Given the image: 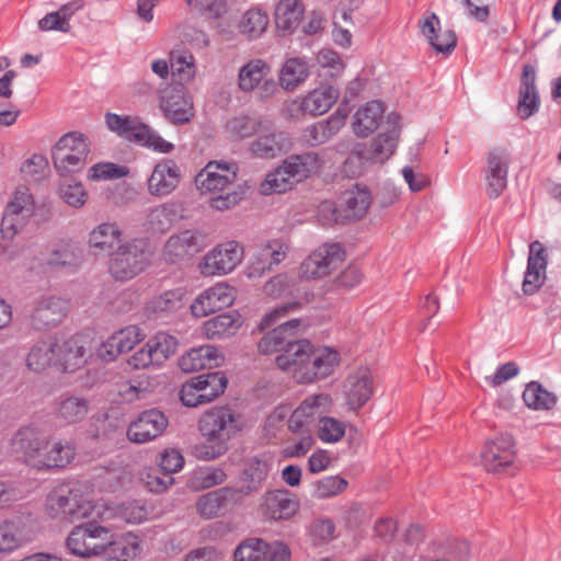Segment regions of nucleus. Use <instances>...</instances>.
Returning a JSON list of instances; mask_svg holds the SVG:
<instances>
[{
    "mask_svg": "<svg viewBox=\"0 0 561 561\" xmlns=\"http://www.w3.org/2000/svg\"><path fill=\"white\" fill-rule=\"evenodd\" d=\"M289 353L287 356H277L276 364L282 370L291 371L300 383L328 377L339 364L336 351L328 347L313 350L308 340L293 344Z\"/></svg>",
    "mask_w": 561,
    "mask_h": 561,
    "instance_id": "1",
    "label": "nucleus"
},
{
    "mask_svg": "<svg viewBox=\"0 0 561 561\" xmlns=\"http://www.w3.org/2000/svg\"><path fill=\"white\" fill-rule=\"evenodd\" d=\"M241 430L238 414L229 407H215L199 420V431L205 444L195 447L197 458L214 460L226 454L228 442Z\"/></svg>",
    "mask_w": 561,
    "mask_h": 561,
    "instance_id": "2",
    "label": "nucleus"
},
{
    "mask_svg": "<svg viewBox=\"0 0 561 561\" xmlns=\"http://www.w3.org/2000/svg\"><path fill=\"white\" fill-rule=\"evenodd\" d=\"M236 178L234 164L210 161L195 176V184L203 194L218 193L209 199V206L222 211L242 199V192L233 188Z\"/></svg>",
    "mask_w": 561,
    "mask_h": 561,
    "instance_id": "3",
    "label": "nucleus"
},
{
    "mask_svg": "<svg viewBox=\"0 0 561 561\" xmlns=\"http://www.w3.org/2000/svg\"><path fill=\"white\" fill-rule=\"evenodd\" d=\"M323 160L313 151L287 157L282 165L266 175L261 185L262 193H284L295 184L317 173L322 167Z\"/></svg>",
    "mask_w": 561,
    "mask_h": 561,
    "instance_id": "4",
    "label": "nucleus"
},
{
    "mask_svg": "<svg viewBox=\"0 0 561 561\" xmlns=\"http://www.w3.org/2000/svg\"><path fill=\"white\" fill-rule=\"evenodd\" d=\"M400 118L399 114L394 112L390 113L387 116V130L379 134L368 146H365L357 153L348 157L344 162V172L351 176H357L362 173V170H351L353 165L364 162L383 163L388 160L393 154L397 147L400 135Z\"/></svg>",
    "mask_w": 561,
    "mask_h": 561,
    "instance_id": "5",
    "label": "nucleus"
},
{
    "mask_svg": "<svg viewBox=\"0 0 561 561\" xmlns=\"http://www.w3.org/2000/svg\"><path fill=\"white\" fill-rule=\"evenodd\" d=\"M151 261L146 239L137 238L122 243L112 252L108 272L116 280H129L141 273Z\"/></svg>",
    "mask_w": 561,
    "mask_h": 561,
    "instance_id": "6",
    "label": "nucleus"
},
{
    "mask_svg": "<svg viewBox=\"0 0 561 561\" xmlns=\"http://www.w3.org/2000/svg\"><path fill=\"white\" fill-rule=\"evenodd\" d=\"M93 510L94 505L89 496L66 485L53 490L46 499L47 514L60 522L75 523L88 518Z\"/></svg>",
    "mask_w": 561,
    "mask_h": 561,
    "instance_id": "7",
    "label": "nucleus"
},
{
    "mask_svg": "<svg viewBox=\"0 0 561 561\" xmlns=\"http://www.w3.org/2000/svg\"><path fill=\"white\" fill-rule=\"evenodd\" d=\"M91 152L88 138L77 131L64 135L54 146L51 158L60 176H68L83 170Z\"/></svg>",
    "mask_w": 561,
    "mask_h": 561,
    "instance_id": "8",
    "label": "nucleus"
},
{
    "mask_svg": "<svg viewBox=\"0 0 561 561\" xmlns=\"http://www.w3.org/2000/svg\"><path fill=\"white\" fill-rule=\"evenodd\" d=\"M227 382L226 376L220 371L194 376L182 385L181 401L190 408L209 403L224 393Z\"/></svg>",
    "mask_w": 561,
    "mask_h": 561,
    "instance_id": "9",
    "label": "nucleus"
},
{
    "mask_svg": "<svg viewBox=\"0 0 561 561\" xmlns=\"http://www.w3.org/2000/svg\"><path fill=\"white\" fill-rule=\"evenodd\" d=\"M371 204L370 192L366 187L355 185L352 190L343 193L339 204L324 202L319 207L320 215L330 214L328 224L343 222L345 220H356L362 218Z\"/></svg>",
    "mask_w": 561,
    "mask_h": 561,
    "instance_id": "10",
    "label": "nucleus"
},
{
    "mask_svg": "<svg viewBox=\"0 0 561 561\" xmlns=\"http://www.w3.org/2000/svg\"><path fill=\"white\" fill-rule=\"evenodd\" d=\"M270 65L254 58L240 67L238 71V88L243 93H255L260 100H268L278 91V83L270 77Z\"/></svg>",
    "mask_w": 561,
    "mask_h": 561,
    "instance_id": "11",
    "label": "nucleus"
},
{
    "mask_svg": "<svg viewBox=\"0 0 561 561\" xmlns=\"http://www.w3.org/2000/svg\"><path fill=\"white\" fill-rule=\"evenodd\" d=\"M46 435L35 426H23L11 438V453L25 466L39 471Z\"/></svg>",
    "mask_w": 561,
    "mask_h": 561,
    "instance_id": "12",
    "label": "nucleus"
},
{
    "mask_svg": "<svg viewBox=\"0 0 561 561\" xmlns=\"http://www.w3.org/2000/svg\"><path fill=\"white\" fill-rule=\"evenodd\" d=\"M110 529L95 522H89L75 527L67 538L70 553L81 558L99 556L105 550V541Z\"/></svg>",
    "mask_w": 561,
    "mask_h": 561,
    "instance_id": "13",
    "label": "nucleus"
},
{
    "mask_svg": "<svg viewBox=\"0 0 561 561\" xmlns=\"http://www.w3.org/2000/svg\"><path fill=\"white\" fill-rule=\"evenodd\" d=\"M34 198L25 186L18 187L2 215L0 232L4 239H12L34 215Z\"/></svg>",
    "mask_w": 561,
    "mask_h": 561,
    "instance_id": "14",
    "label": "nucleus"
},
{
    "mask_svg": "<svg viewBox=\"0 0 561 561\" xmlns=\"http://www.w3.org/2000/svg\"><path fill=\"white\" fill-rule=\"evenodd\" d=\"M482 465L488 472L514 474L517 470L513 437L502 434L489 440L481 455Z\"/></svg>",
    "mask_w": 561,
    "mask_h": 561,
    "instance_id": "15",
    "label": "nucleus"
},
{
    "mask_svg": "<svg viewBox=\"0 0 561 561\" xmlns=\"http://www.w3.org/2000/svg\"><path fill=\"white\" fill-rule=\"evenodd\" d=\"M332 405V399L327 393L312 394L290 413L287 421L291 433H311L316 422L327 414Z\"/></svg>",
    "mask_w": 561,
    "mask_h": 561,
    "instance_id": "16",
    "label": "nucleus"
},
{
    "mask_svg": "<svg viewBox=\"0 0 561 561\" xmlns=\"http://www.w3.org/2000/svg\"><path fill=\"white\" fill-rule=\"evenodd\" d=\"M207 234L197 229H186L172 234L164 244L163 257L171 264L192 259L207 247Z\"/></svg>",
    "mask_w": 561,
    "mask_h": 561,
    "instance_id": "17",
    "label": "nucleus"
},
{
    "mask_svg": "<svg viewBox=\"0 0 561 561\" xmlns=\"http://www.w3.org/2000/svg\"><path fill=\"white\" fill-rule=\"evenodd\" d=\"M344 260V251L339 243H325L314 250L300 265L304 278H320L336 270Z\"/></svg>",
    "mask_w": 561,
    "mask_h": 561,
    "instance_id": "18",
    "label": "nucleus"
},
{
    "mask_svg": "<svg viewBox=\"0 0 561 561\" xmlns=\"http://www.w3.org/2000/svg\"><path fill=\"white\" fill-rule=\"evenodd\" d=\"M243 259V248L237 241H228L208 252L199 271L205 276L225 275L236 268Z\"/></svg>",
    "mask_w": 561,
    "mask_h": 561,
    "instance_id": "19",
    "label": "nucleus"
},
{
    "mask_svg": "<svg viewBox=\"0 0 561 561\" xmlns=\"http://www.w3.org/2000/svg\"><path fill=\"white\" fill-rule=\"evenodd\" d=\"M169 425L167 415L158 409L145 410L127 427L131 443L146 444L160 437Z\"/></svg>",
    "mask_w": 561,
    "mask_h": 561,
    "instance_id": "20",
    "label": "nucleus"
},
{
    "mask_svg": "<svg viewBox=\"0 0 561 561\" xmlns=\"http://www.w3.org/2000/svg\"><path fill=\"white\" fill-rule=\"evenodd\" d=\"M68 302L59 297L42 295L34 299L28 316L33 329L44 331L59 324L67 316Z\"/></svg>",
    "mask_w": 561,
    "mask_h": 561,
    "instance_id": "21",
    "label": "nucleus"
},
{
    "mask_svg": "<svg viewBox=\"0 0 561 561\" xmlns=\"http://www.w3.org/2000/svg\"><path fill=\"white\" fill-rule=\"evenodd\" d=\"M299 325V319H291L268 331L257 344L259 352L262 354L280 353L278 356L289 355L291 345L300 342V340H296Z\"/></svg>",
    "mask_w": 561,
    "mask_h": 561,
    "instance_id": "22",
    "label": "nucleus"
},
{
    "mask_svg": "<svg viewBox=\"0 0 561 561\" xmlns=\"http://www.w3.org/2000/svg\"><path fill=\"white\" fill-rule=\"evenodd\" d=\"M160 108L175 125L185 124L194 116L193 101L183 85L167 89L160 96Z\"/></svg>",
    "mask_w": 561,
    "mask_h": 561,
    "instance_id": "23",
    "label": "nucleus"
},
{
    "mask_svg": "<svg viewBox=\"0 0 561 561\" xmlns=\"http://www.w3.org/2000/svg\"><path fill=\"white\" fill-rule=\"evenodd\" d=\"M272 468L273 459L266 454L248 458L240 474L241 485L236 488L239 497L259 492Z\"/></svg>",
    "mask_w": 561,
    "mask_h": 561,
    "instance_id": "24",
    "label": "nucleus"
},
{
    "mask_svg": "<svg viewBox=\"0 0 561 561\" xmlns=\"http://www.w3.org/2000/svg\"><path fill=\"white\" fill-rule=\"evenodd\" d=\"M239 501L236 488L222 486L201 495L196 502V512L205 519H213L224 515Z\"/></svg>",
    "mask_w": 561,
    "mask_h": 561,
    "instance_id": "25",
    "label": "nucleus"
},
{
    "mask_svg": "<svg viewBox=\"0 0 561 561\" xmlns=\"http://www.w3.org/2000/svg\"><path fill=\"white\" fill-rule=\"evenodd\" d=\"M181 181V169L172 159H162L153 168L149 176L148 192L156 197L171 194Z\"/></svg>",
    "mask_w": 561,
    "mask_h": 561,
    "instance_id": "26",
    "label": "nucleus"
},
{
    "mask_svg": "<svg viewBox=\"0 0 561 561\" xmlns=\"http://www.w3.org/2000/svg\"><path fill=\"white\" fill-rule=\"evenodd\" d=\"M256 135V139L250 144V151L259 158H275L290 147L288 135L277 131L268 122L264 123Z\"/></svg>",
    "mask_w": 561,
    "mask_h": 561,
    "instance_id": "27",
    "label": "nucleus"
},
{
    "mask_svg": "<svg viewBox=\"0 0 561 561\" xmlns=\"http://www.w3.org/2000/svg\"><path fill=\"white\" fill-rule=\"evenodd\" d=\"M144 334L138 327L129 325L112 334L98 348V356L104 362H113L121 354L134 348L142 339Z\"/></svg>",
    "mask_w": 561,
    "mask_h": 561,
    "instance_id": "28",
    "label": "nucleus"
},
{
    "mask_svg": "<svg viewBox=\"0 0 561 561\" xmlns=\"http://www.w3.org/2000/svg\"><path fill=\"white\" fill-rule=\"evenodd\" d=\"M233 287L227 284H216L201 294L192 304L191 310L195 317H205L210 312L232 305L236 296Z\"/></svg>",
    "mask_w": 561,
    "mask_h": 561,
    "instance_id": "29",
    "label": "nucleus"
},
{
    "mask_svg": "<svg viewBox=\"0 0 561 561\" xmlns=\"http://www.w3.org/2000/svg\"><path fill=\"white\" fill-rule=\"evenodd\" d=\"M374 393V380L368 369H358L344 382L345 401L350 410H358Z\"/></svg>",
    "mask_w": 561,
    "mask_h": 561,
    "instance_id": "30",
    "label": "nucleus"
},
{
    "mask_svg": "<svg viewBox=\"0 0 561 561\" xmlns=\"http://www.w3.org/2000/svg\"><path fill=\"white\" fill-rule=\"evenodd\" d=\"M510 160L502 151H491L486 159L485 181L486 194L490 198H497L507 186Z\"/></svg>",
    "mask_w": 561,
    "mask_h": 561,
    "instance_id": "31",
    "label": "nucleus"
},
{
    "mask_svg": "<svg viewBox=\"0 0 561 561\" xmlns=\"http://www.w3.org/2000/svg\"><path fill=\"white\" fill-rule=\"evenodd\" d=\"M262 508L271 519H288L297 513L299 502L288 490H272L264 494Z\"/></svg>",
    "mask_w": 561,
    "mask_h": 561,
    "instance_id": "32",
    "label": "nucleus"
},
{
    "mask_svg": "<svg viewBox=\"0 0 561 561\" xmlns=\"http://www.w3.org/2000/svg\"><path fill=\"white\" fill-rule=\"evenodd\" d=\"M419 25L422 34L437 53L450 54L455 49L457 37L454 31H442L440 21L435 13H426Z\"/></svg>",
    "mask_w": 561,
    "mask_h": 561,
    "instance_id": "33",
    "label": "nucleus"
},
{
    "mask_svg": "<svg viewBox=\"0 0 561 561\" xmlns=\"http://www.w3.org/2000/svg\"><path fill=\"white\" fill-rule=\"evenodd\" d=\"M76 454V445L71 440L58 438L49 442L47 439L39 471L66 468L73 461Z\"/></svg>",
    "mask_w": 561,
    "mask_h": 561,
    "instance_id": "34",
    "label": "nucleus"
},
{
    "mask_svg": "<svg viewBox=\"0 0 561 561\" xmlns=\"http://www.w3.org/2000/svg\"><path fill=\"white\" fill-rule=\"evenodd\" d=\"M546 249L539 241L529 245L527 270L523 282V290L526 295L534 294L543 283L547 260Z\"/></svg>",
    "mask_w": 561,
    "mask_h": 561,
    "instance_id": "35",
    "label": "nucleus"
},
{
    "mask_svg": "<svg viewBox=\"0 0 561 561\" xmlns=\"http://www.w3.org/2000/svg\"><path fill=\"white\" fill-rule=\"evenodd\" d=\"M123 231L116 222H102L89 234V248L95 254H112L122 244Z\"/></svg>",
    "mask_w": 561,
    "mask_h": 561,
    "instance_id": "36",
    "label": "nucleus"
},
{
    "mask_svg": "<svg viewBox=\"0 0 561 561\" xmlns=\"http://www.w3.org/2000/svg\"><path fill=\"white\" fill-rule=\"evenodd\" d=\"M540 105L536 88V69L533 65H525L520 77L518 112L523 119L533 116Z\"/></svg>",
    "mask_w": 561,
    "mask_h": 561,
    "instance_id": "37",
    "label": "nucleus"
},
{
    "mask_svg": "<svg viewBox=\"0 0 561 561\" xmlns=\"http://www.w3.org/2000/svg\"><path fill=\"white\" fill-rule=\"evenodd\" d=\"M219 351L210 345L192 348L179 359V367L184 373H194L202 369L218 367L222 362Z\"/></svg>",
    "mask_w": 561,
    "mask_h": 561,
    "instance_id": "38",
    "label": "nucleus"
},
{
    "mask_svg": "<svg viewBox=\"0 0 561 561\" xmlns=\"http://www.w3.org/2000/svg\"><path fill=\"white\" fill-rule=\"evenodd\" d=\"M32 539V531L22 519L0 522V553H10Z\"/></svg>",
    "mask_w": 561,
    "mask_h": 561,
    "instance_id": "39",
    "label": "nucleus"
},
{
    "mask_svg": "<svg viewBox=\"0 0 561 561\" xmlns=\"http://www.w3.org/2000/svg\"><path fill=\"white\" fill-rule=\"evenodd\" d=\"M345 121L346 113L339 108L328 119L307 127L304 137L311 146L324 144L344 126Z\"/></svg>",
    "mask_w": 561,
    "mask_h": 561,
    "instance_id": "40",
    "label": "nucleus"
},
{
    "mask_svg": "<svg viewBox=\"0 0 561 561\" xmlns=\"http://www.w3.org/2000/svg\"><path fill=\"white\" fill-rule=\"evenodd\" d=\"M141 552L140 539L133 533H124L105 541L103 553L116 561H130Z\"/></svg>",
    "mask_w": 561,
    "mask_h": 561,
    "instance_id": "41",
    "label": "nucleus"
},
{
    "mask_svg": "<svg viewBox=\"0 0 561 561\" xmlns=\"http://www.w3.org/2000/svg\"><path fill=\"white\" fill-rule=\"evenodd\" d=\"M56 365L65 371H75L85 363V348L80 339L72 336L57 342Z\"/></svg>",
    "mask_w": 561,
    "mask_h": 561,
    "instance_id": "42",
    "label": "nucleus"
},
{
    "mask_svg": "<svg viewBox=\"0 0 561 561\" xmlns=\"http://www.w3.org/2000/svg\"><path fill=\"white\" fill-rule=\"evenodd\" d=\"M339 95V90L332 85L320 87L302 99L300 108L310 115H322L331 108Z\"/></svg>",
    "mask_w": 561,
    "mask_h": 561,
    "instance_id": "43",
    "label": "nucleus"
},
{
    "mask_svg": "<svg viewBox=\"0 0 561 561\" xmlns=\"http://www.w3.org/2000/svg\"><path fill=\"white\" fill-rule=\"evenodd\" d=\"M310 75V68L305 57H290L285 60L279 71V85L286 91H294L304 83Z\"/></svg>",
    "mask_w": 561,
    "mask_h": 561,
    "instance_id": "44",
    "label": "nucleus"
},
{
    "mask_svg": "<svg viewBox=\"0 0 561 561\" xmlns=\"http://www.w3.org/2000/svg\"><path fill=\"white\" fill-rule=\"evenodd\" d=\"M383 116V106L380 101L367 102L354 115V131L360 137H367L377 129Z\"/></svg>",
    "mask_w": 561,
    "mask_h": 561,
    "instance_id": "45",
    "label": "nucleus"
},
{
    "mask_svg": "<svg viewBox=\"0 0 561 561\" xmlns=\"http://www.w3.org/2000/svg\"><path fill=\"white\" fill-rule=\"evenodd\" d=\"M241 325L240 316L225 312L206 320L203 323V334L207 339H222L233 335Z\"/></svg>",
    "mask_w": 561,
    "mask_h": 561,
    "instance_id": "46",
    "label": "nucleus"
},
{
    "mask_svg": "<svg viewBox=\"0 0 561 561\" xmlns=\"http://www.w3.org/2000/svg\"><path fill=\"white\" fill-rule=\"evenodd\" d=\"M90 410L88 399L78 396L61 397L57 404L56 415L66 424H75L83 421Z\"/></svg>",
    "mask_w": 561,
    "mask_h": 561,
    "instance_id": "47",
    "label": "nucleus"
},
{
    "mask_svg": "<svg viewBox=\"0 0 561 561\" xmlns=\"http://www.w3.org/2000/svg\"><path fill=\"white\" fill-rule=\"evenodd\" d=\"M57 344L53 339L41 340L36 342L26 358L28 369L39 373L49 367L53 363L56 365Z\"/></svg>",
    "mask_w": 561,
    "mask_h": 561,
    "instance_id": "48",
    "label": "nucleus"
},
{
    "mask_svg": "<svg viewBox=\"0 0 561 561\" xmlns=\"http://www.w3.org/2000/svg\"><path fill=\"white\" fill-rule=\"evenodd\" d=\"M286 256L282 247L275 248L272 244H266L259 250L257 254L248 266L249 277H261L266 272L271 271L274 265H278Z\"/></svg>",
    "mask_w": 561,
    "mask_h": 561,
    "instance_id": "49",
    "label": "nucleus"
},
{
    "mask_svg": "<svg viewBox=\"0 0 561 561\" xmlns=\"http://www.w3.org/2000/svg\"><path fill=\"white\" fill-rule=\"evenodd\" d=\"M182 207L176 203H165L153 207L148 214L152 230L163 232L182 218Z\"/></svg>",
    "mask_w": 561,
    "mask_h": 561,
    "instance_id": "50",
    "label": "nucleus"
},
{
    "mask_svg": "<svg viewBox=\"0 0 561 561\" xmlns=\"http://www.w3.org/2000/svg\"><path fill=\"white\" fill-rule=\"evenodd\" d=\"M105 123L107 128L129 140H138V134L142 131L145 124L139 121L136 116H124L115 113H106Z\"/></svg>",
    "mask_w": 561,
    "mask_h": 561,
    "instance_id": "51",
    "label": "nucleus"
},
{
    "mask_svg": "<svg viewBox=\"0 0 561 561\" xmlns=\"http://www.w3.org/2000/svg\"><path fill=\"white\" fill-rule=\"evenodd\" d=\"M170 67L172 76L183 85L195 77V58L186 49H173L170 53Z\"/></svg>",
    "mask_w": 561,
    "mask_h": 561,
    "instance_id": "52",
    "label": "nucleus"
},
{
    "mask_svg": "<svg viewBox=\"0 0 561 561\" xmlns=\"http://www.w3.org/2000/svg\"><path fill=\"white\" fill-rule=\"evenodd\" d=\"M302 10L298 0H280L275 9V23L285 32H293L300 22Z\"/></svg>",
    "mask_w": 561,
    "mask_h": 561,
    "instance_id": "53",
    "label": "nucleus"
},
{
    "mask_svg": "<svg viewBox=\"0 0 561 561\" xmlns=\"http://www.w3.org/2000/svg\"><path fill=\"white\" fill-rule=\"evenodd\" d=\"M523 400L530 409L549 410L556 404L557 397L543 389L540 383L531 381L523 392Z\"/></svg>",
    "mask_w": 561,
    "mask_h": 561,
    "instance_id": "54",
    "label": "nucleus"
},
{
    "mask_svg": "<svg viewBox=\"0 0 561 561\" xmlns=\"http://www.w3.org/2000/svg\"><path fill=\"white\" fill-rule=\"evenodd\" d=\"M146 343L152 353L157 366H160L169 359L175 353L178 347V340L164 332L157 333Z\"/></svg>",
    "mask_w": 561,
    "mask_h": 561,
    "instance_id": "55",
    "label": "nucleus"
},
{
    "mask_svg": "<svg viewBox=\"0 0 561 561\" xmlns=\"http://www.w3.org/2000/svg\"><path fill=\"white\" fill-rule=\"evenodd\" d=\"M182 293L180 289L167 290L152 298L147 309L157 317H163L179 310L182 307Z\"/></svg>",
    "mask_w": 561,
    "mask_h": 561,
    "instance_id": "56",
    "label": "nucleus"
},
{
    "mask_svg": "<svg viewBox=\"0 0 561 561\" xmlns=\"http://www.w3.org/2000/svg\"><path fill=\"white\" fill-rule=\"evenodd\" d=\"M270 543L259 538L242 541L234 551V561H264L267 559Z\"/></svg>",
    "mask_w": 561,
    "mask_h": 561,
    "instance_id": "57",
    "label": "nucleus"
},
{
    "mask_svg": "<svg viewBox=\"0 0 561 561\" xmlns=\"http://www.w3.org/2000/svg\"><path fill=\"white\" fill-rule=\"evenodd\" d=\"M265 122L249 115H239L229 119L226 124L228 133L238 139L249 138L259 133Z\"/></svg>",
    "mask_w": 561,
    "mask_h": 561,
    "instance_id": "58",
    "label": "nucleus"
},
{
    "mask_svg": "<svg viewBox=\"0 0 561 561\" xmlns=\"http://www.w3.org/2000/svg\"><path fill=\"white\" fill-rule=\"evenodd\" d=\"M268 23L267 15L260 9H252L243 14L240 23V30L250 38L259 37L266 28Z\"/></svg>",
    "mask_w": 561,
    "mask_h": 561,
    "instance_id": "59",
    "label": "nucleus"
},
{
    "mask_svg": "<svg viewBox=\"0 0 561 561\" xmlns=\"http://www.w3.org/2000/svg\"><path fill=\"white\" fill-rule=\"evenodd\" d=\"M107 514L128 524H140L147 517V511L137 501L122 503L114 510H108Z\"/></svg>",
    "mask_w": 561,
    "mask_h": 561,
    "instance_id": "60",
    "label": "nucleus"
},
{
    "mask_svg": "<svg viewBox=\"0 0 561 561\" xmlns=\"http://www.w3.org/2000/svg\"><path fill=\"white\" fill-rule=\"evenodd\" d=\"M191 9L205 19L217 20L227 13V0H186Z\"/></svg>",
    "mask_w": 561,
    "mask_h": 561,
    "instance_id": "61",
    "label": "nucleus"
},
{
    "mask_svg": "<svg viewBox=\"0 0 561 561\" xmlns=\"http://www.w3.org/2000/svg\"><path fill=\"white\" fill-rule=\"evenodd\" d=\"M318 437L324 443H336L345 434L343 422L323 414L318 423Z\"/></svg>",
    "mask_w": 561,
    "mask_h": 561,
    "instance_id": "62",
    "label": "nucleus"
},
{
    "mask_svg": "<svg viewBox=\"0 0 561 561\" xmlns=\"http://www.w3.org/2000/svg\"><path fill=\"white\" fill-rule=\"evenodd\" d=\"M128 174L125 165H118L112 162H100L92 165L88 172V179L92 181L115 180Z\"/></svg>",
    "mask_w": 561,
    "mask_h": 561,
    "instance_id": "63",
    "label": "nucleus"
},
{
    "mask_svg": "<svg viewBox=\"0 0 561 561\" xmlns=\"http://www.w3.org/2000/svg\"><path fill=\"white\" fill-rule=\"evenodd\" d=\"M347 486V481L337 476H329L318 480L314 484V496L329 499L342 493Z\"/></svg>",
    "mask_w": 561,
    "mask_h": 561,
    "instance_id": "64",
    "label": "nucleus"
}]
</instances>
